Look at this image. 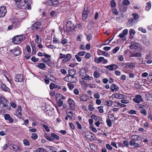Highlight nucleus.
Masks as SVG:
<instances>
[{
  "mask_svg": "<svg viewBox=\"0 0 152 152\" xmlns=\"http://www.w3.org/2000/svg\"><path fill=\"white\" fill-rule=\"evenodd\" d=\"M9 104L8 101L4 96H0V106L1 108H5L6 110H10L11 107L10 105H8Z\"/></svg>",
  "mask_w": 152,
  "mask_h": 152,
  "instance_id": "obj_1",
  "label": "nucleus"
},
{
  "mask_svg": "<svg viewBox=\"0 0 152 152\" xmlns=\"http://www.w3.org/2000/svg\"><path fill=\"white\" fill-rule=\"evenodd\" d=\"M25 37L21 35L15 36L12 39L13 43L16 44L20 43L23 40L25 39Z\"/></svg>",
  "mask_w": 152,
  "mask_h": 152,
  "instance_id": "obj_2",
  "label": "nucleus"
},
{
  "mask_svg": "<svg viewBox=\"0 0 152 152\" xmlns=\"http://www.w3.org/2000/svg\"><path fill=\"white\" fill-rule=\"evenodd\" d=\"M16 2V5L19 8H22L24 7L27 1L24 0H14Z\"/></svg>",
  "mask_w": 152,
  "mask_h": 152,
  "instance_id": "obj_3",
  "label": "nucleus"
},
{
  "mask_svg": "<svg viewBox=\"0 0 152 152\" xmlns=\"http://www.w3.org/2000/svg\"><path fill=\"white\" fill-rule=\"evenodd\" d=\"M66 26V30L68 31H73L74 30L75 26L71 21H68Z\"/></svg>",
  "mask_w": 152,
  "mask_h": 152,
  "instance_id": "obj_4",
  "label": "nucleus"
},
{
  "mask_svg": "<svg viewBox=\"0 0 152 152\" xmlns=\"http://www.w3.org/2000/svg\"><path fill=\"white\" fill-rule=\"evenodd\" d=\"M7 13V10L5 7L3 6L0 7V18L4 17Z\"/></svg>",
  "mask_w": 152,
  "mask_h": 152,
  "instance_id": "obj_5",
  "label": "nucleus"
},
{
  "mask_svg": "<svg viewBox=\"0 0 152 152\" xmlns=\"http://www.w3.org/2000/svg\"><path fill=\"white\" fill-rule=\"evenodd\" d=\"M41 23L40 22H37L33 24L31 26V29L32 30H35L40 28Z\"/></svg>",
  "mask_w": 152,
  "mask_h": 152,
  "instance_id": "obj_6",
  "label": "nucleus"
},
{
  "mask_svg": "<svg viewBox=\"0 0 152 152\" xmlns=\"http://www.w3.org/2000/svg\"><path fill=\"white\" fill-rule=\"evenodd\" d=\"M88 9L87 7H85L83 10L82 13V18L84 20H85L87 17L88 14Z\"/></svg>",
  "mask_w": 152,
  "mask_h": 152,
  "instance_id": "obj_7",
  "label": "nucleus"
},
{
  "mask_svg": "<svg viewBox=\"0 0 152 152\" xmlns=\"http://www.w3.org/2000/svg\"><path fill=\"white\" fill-rule=\"evenodd\" d=\"M20 146L19 144H12L10 145V148L11 150L16 151L21 149Z\"/></svg>",
  "mask_w": 152,
  "mask_h": 152,
  "instance_id": "obj_8",
  "label": "nucleus"
},
{
  "mask_svg": "<svg viewBox=\"0 0 152 152\" xmlns=\"http://www.w3.org/2000/svg\"><path fill=\"white\" fill-rule=\"evenodd\" d=\"M133 100L137 103H139L140 102L142 101V99L140 95L137 94L135 95V98L133 99Z\"/></svg>",
  "mask_w": 152,
  "mask_h": 152,
  "instance_id": "obj_9",
  "label": "nucleus"
},
{
  "mask_svg": "<svg viewBox=\"0 0 152 152\" xmlns=\"http://www.w3.org/2000/svg\"><path fill=\"white\" fill-rule=\"evenodd\" d=\"M68 102L69 104L70 109L72 110L75 109V102L73 100L71 99H69L68 100Z\"/></svg>",
  "mask_w": 152,
  "mask_h": 152,
  "instance_id": "obj_10",
  "label": "nucleus"
},
{
  "mask_svg": "<svg viewBox=\"0 0 152 152\" xmlns=\"http://www.w3.org/2000/svg\"><path fill=\"white\" fill-rule=\"evenodd\" d=\"M113 97H114L116 98L119 99H123V98H125V97H126V95L122 94H113L112 95Z\"/></svg>",
  "mask_w": 152,
  "mask_h": 152,
  "instance_id": "obj_11",
  "label": "nucleus"
},
{
  "mask_svg": "<svg viewBox=\"0 0 152 152\" xmlns=\"http://www.w3.org/2000/svg\"><path fill=\"white\" fill-rule=\"evenodd\" d=\"M15 81L19 82H23V78L22 75L21 74L17 75L15 77Z\"/></svg>",
  "mask_w": 152,
  "mask_h": 152,
  "instance_id": "obj_12",
  "label": "nucleus"
},
{
  "mask_svg": "<svg viewBox=\"0 0 152 152\" xmlns=\"http://www.w3.org/2000/svg\"><path fill=\"white\" fill-rule=\"evenodd\" d=\"M47 3L48 5L52 6L57 5L58 2V0H48Z\"/></svg>",
  "mask_w": 152,
  "mask_h": 152,
  "instance_id": "obj_13",
  "label": "nucleus"
},
{
  "mask_svg": "<svg viewBox=\"0 0 152 152\" xmlns=\"http://www.w3.org/2000/svg\"><path fill=\"white\" fill-rule=\"evenodd\" d=\"M20 49L18 47H17L14 49V51L13 52L15 56H18L21 53V52L20 51Z\"/></svg>",
  "mask_w": 152,
  "mask_h": 152,
  "instance_id": "obj_14",
  "label": "nucleus"
},
{
  "mask_svg": "<svg viewBox=\"0 0 152 152\" xmlns=\"http://www.w3.org/2000/svg\"><path fill=\"white\" fill-rule=\"evenodd\" d=\"M5 120H8L10 123H12L13 122V119L11 117L10 115L9 114H5L4 116Z\"/></svg>",
  "mask_w": 152,
  "mask_h": 152,
  "instance_id": "obj_15",
  "label": "nucleus"
},
{
  "mask_svg": "<svg viewBox=\"0 0 152 152\" xmlns=\"http://www.w3.org/2000/svg\"><path fill=\"white\" fill-rule=\"evenodd\" d=\"M71 56L69 54H68L65 55V58L62 60V62L63 63H65L66 62L69 61L71 58Z\"/></svg>",
  "mask_w": 152,
  "mask_h": 152,
  "instance_id": "obj_16",
  "label": "nucleus"
},
{
  "mask_svg": "<svg viewBox=\"0 0 152 152\" xmlns=\"http://www.w3.org/2000/svg\"><path fill=\"white\" fill-rule=\"evenodd\" d=\"M137 22L136 20H135L134 19L132 18V19L129 20L127 23V25L129 27H130L132 26L133 25Z\"/></svg>",
  "mask_w": 152,
  "mask_h": 152,
  "instance_id": "obj_17",
  "label": "nucleus"
},
{
  "mask_svg": "<svg viewBox=\"0 0 152 152\" xmlns=\"http://www.w3.org/2000/svg\"><path fill=\"white\" fill-rule=\"evenodd\" d=\"M129 144L133 146L134 148H138L139 147V144L136 142L135 141L131 140L129 142Z\"/></svg>",
  "mask_w": 152,
  "mask_h": 152,
  "instance_id": "obj_18",
  "label": "nucleus"
},
{
  "mask_svg": "<svg viewBox=\"0 0 152 152\" xmlns=\"http://www.w3.org/2000/svg\"><path fill=\"white\" fill-rule=\"evenodd\" d=\"M97 54L99 55H104L106 56L109 57L110 56V55L107 53L102 51L100 50H99L97 51Z\"/></svg>",
  "mask_w": 152,
  "mask_h": 152,
  "instance_id": "obj_19",
  "label": "nucleus"
},
{
  "mask_svg": "<svg viewBox=\"0 0 152 152\" xmlns=\"http://www.w3.org/2000/svg\"><path fill=\"white\" fill-rule=\"evenodd\" d=\"M60 138L59 137L54 133H52L51 134V140L50 141H53L55 140H58Z\"/></svg>",
  "mask_w": 152,
  "mask_h": 152,
  "instance_id": "obj_20",
  "label": "nucleus"
},
{
  "mask_svg": "<svg viewBox=\"0 0 152 152\" xmlns=\"http://www.w3.org/2000/svg\"><path fill=\"white\" fill-rule=\"evenodd\" d=\"M12 24L13 27L15 28H16L20 26V23L18 20H16L12 22Z\"/></svg>",
  "mask_w": 152,
  "mask_h": 152,
  "instance_id": "obj_21",
  "label": "nucleus"
},
{
  "mask_svg": "<svg viewBox=\"0 0 152 152\" xmlns=\"http://www.w3.org/2000/svg\"><path fill=\"white\" fill-rule=\"evenodd\" d=\"M85 136L89 140H94V137L93 135V134L92 133H86Z\"/></svg>",
  "mask_w": 152,
  "mask_h": 152,
  "instance_id": "obj_22",
  "label": "nucleus"
},
{
  "mask_svg": "<svg viewBox=\"0 0 152 152\" xmlns=\"http://www.w3.org/2000/svg\"><path fill=\"white\" fill-rule=\"evenodd\" d=\"M142 40L143 44L146 46H148L150 45L149 41L145 37H142Z\"/></svg>",
  "mask_w": 152,
  "mask_h": 152,
  "instance_id": "obj_23",
  "label": "nucleus"
},
{
  "mask_svg": "<svg viewBox=\"0 0 152 152\" xmlns=\"http://www.w3.org/2000/svg\"><path fill=\"white\" fill-rule=\"evenodd\" d=\"M104 60V58L103 57H100L98 58H95L94 60V61L97 63L99 64L102 62Z\"/></svg>",
  "mask_w": 152,
  "mask_h": 152,
  "instance_id": "obj_24",
  "label": "nucleus"
},
{
  "mask_svg": "<svg viewBox=\"0 0 152 152\" xmlns=\"http://www.w3.org/2000/svg\"><path fill=\"white\" fill-rule=\"evenodd\" d=\"M114 67H115V69H116L117 67V66L115 64H113L106 66L105 68L110 70H112Z\"/></svg>",
  "mask_w": 152,
  "mask_h": 152,
  "instance_id": "obj_25",
  "label": "nucleus"
},
{
  "mask_svg": "<svg viewBox=\"0 0 152 152\" xmlns=\"http://www.w3.org/2000/svg\"><path fill=\"white\" fill-rule=\"evenodd\" d=\"M131 140L136 141L139 140L140 139V136L137 135H133L131 136Z\"/></svg>",
  "mask_w": 152,
  "mask_h": 152,
  "instance_id": "obj_26",
  "label": "nucleus"
},
{
  "mask_svg": "<svg viewBox=\"0 0 152 152\" xmlns=\"http://www.w3.org/2000/svg\"><path fill=\"white\" fill-rule=\"evenodd\" d=\"M110 87L111 88L110 89L112 92H113L114 90L117 91L118 90V88L115 84H112Z\"/></svg>",
  "mask_w": 152,
  "mask_h": 152,
  "instance_id": "obj_27",
  "label": "nucleus"
},
{
  "mask_svg": "<svg viewBox=\"0 0 152 152\" xmlns=\"http://www.w3.org/2000/svg\"><path fill=\"white\" fill-rule=\"evenodd\" d=\"M36 66L37 67L42 69H44L46 67V66L45 64L42 63L39 64H38Z\"/></svg>",
  "mask_w": 152,
  "mask_h": 152,
  "instance_id": "obj_28",
  "label": "nucleus"
},
{
  "mask_svg": "<svg viewBox=\"0 0 152 152\" xmlns=\"http://www.w3.org/2000/svg\"><path fill=\"white\" fill-rule=\"evenodd\" d=\"M141 54L140 53H132L130 55V57H140Z\"/></svg>",
  "mask_w": 152,
  "mask_h": 152,
  "instance_id": "obj_29",
  "label": "nucleus"
},
{
  "mask_svg": "<svg viewBox=\"0 0 152 152\" xmlns=\"http://www.w3.org/2000/svg\"><path fill=\"white\" fill-rule=\"evenodd\" d=\"M1 87L4 91H8L10 90V89L4 84H2L1 85Z\"/></svg>",
  "mask_w": 152,
  "mask_h": 152,
  "instance_id": "obj_30",
  "label": "nucleus"
},
{
  "mask_svg": "<svg viewBox=\"0 0 152 152\" xmlns=\"http://www.w3.org/2000/svg\"><path fill=\"white\" fill-rule=\"evenodd\" d=\"M93 78L91 77H89L88 75H86L83 78H82V79L85 80H91L93 79Z\"/></svg>",
  "mask_w": 152,
  "mask_h": 152,
  "instance_id": "obj_31",
  "label": "nucleus"
},
{
  "mask_svg": "<svg viewBox=\"0 0 152 152\" xmlns=\"http://www.w3.org/2000/svg\"><path fill=\"white\" fill-rule=\"evenodd\" d=\"M125 65V67H127L128 66L129 68L131 69H132L135 67V65L133 63L130 64L126 63L124 64Z\"/></svg>",
  "mask_w": 152,
  "mask_h": 152,
  "instance_id": "obj_32",
  "label": "nucleus"
},
{
  "mask_svg": "<svg viewBox=\"0 0 152 152\" xmlns=\"http://www.w3.org/2000/svg\"><path fill=\"white\" fill-rule=\"evenodd\" d=\"M129 33L130 34V39L133 38V35L135 34V31L134 29H131L129 30Z\"/></svg>",
  "mask_w": 152,
  "mask_h": 152,
  "instance_id": "obj_33",
  "label": "nucleus"
},
{
  "mask_svg": "<svg viewBox=\"0 0 152 152\" xmlns=\"http://www.w3.org/2000/svg\"><path fill=\"white\" fill-rule=\"evenodd\" d=\"M68 73L69 76H73L75 74V72L74 69L69 70Z\"/></svg>",
  "mask_w": 152,
  "mask_h": 152,
  "instance_id": "obj_34",
  "label": "nucleus"
},
{
  "mask_svg": "<svg viewBox=\"0 0 152 152\" xmlns=\"http://www.w3.org/2000/svg\"><path fill=\"white\" fill-rule=\"evenodd\" d=\"M127 9V6L124 5H122L120 7V9L121 11L123 12H125L126 11Z\"/></svg>",
  "mask_w": 152,
  "mask_h": 152,
  "instance_id": "obj_35",
  "label": "nucleus"
},
{
  "mask_svg": "<svg viewBox=\"0 0 152 152\" xmlns=\"http://www.w3.org/2000/svg\"><path fill=\"white\" fill-rule=\"evenodd\" d=\"M151 7V4L150 2H148L146 4L145 10L147 11H149Z\"/></svg>",
  "mask_w": 152,
  "mask_h": 152,
  "instance_id": "obj_36",
  "label": "nucleus"
},
{
  "mask_svg": "<svg viewBox=\"0 0 152 152\" xmlns=\"http://www.w3.org/2000/svg\"><path fill=\"white\" fill-rule=\"evenodd\" d=\"M145 97L148 100L152 101V95L150 94H147L145 95Z\"/></svg>",
  "mask_w": 152,
  "mask_h": 152,
  "instance_id": "obj_37",
  "label": "nucleus"
},
{
  "mask_svg": "<svg viewBox=\"0 0 152 152\" xmlns=\"http://www.w3.org/2000/svg\"><path fill=\"white\" fill-rule=\"evenodd\" d=\"M132 44L135 50H137L138 49V48L139 46V44L136 42H132Z\"/></svg>",
  "mask_w": 152,
  "mask_h": 152,
  "instance_id": "obj_38",
  "label": "nucleus"
},
{
  "mask_svg": "<svg viewBox=\"0 0 152 152\" xmlns=\"http://www.w3.org/2000/svg\"><path fill=\"white\" fill-rule=\"evenodd\" d=\"M57 86L54 83H51L50 85V88L51 90H52L54 88H57Z\"/></svg>",
  "mask_w": 152,
  "mask_h": 152,
  "instance_id": "obj_39",
  "label": "nucleus"
},
{
  "mask_svg": "<svg viewBox=\"0 0 152 152\" xmlns=\"http://www.w3.org/2000/svg\"><path fill=\"white\" fill-rule=\"evenodd\" d=\"M132 15L133 16V19H134L135 20H136V21L137 22L138 18H139V15L136 13H133Z\"/></svg>",
  "mask_w": 152,
  "mask_h": 152,
  "instance_id": "obj_40",
  "label": "nucleus"
},
{
  "mask_svg": "<svg viewBox=\"0 0 152 152\" xmlns=\"http://www.w3.org/2000/svg\"><path fill=\"white\" fill-rule=\"evenodd\" d=\"M100 73L97 71L94 72V76L95 78H97L100 76Z\"/></svg>",
  "mask_w": 152,
  "mask_h": 152,
  "instance_id": "obj_41",
  "label": "nucleus"
},
{
  "mask_svg": "<svg viewBox=\"0 0 152 152\" xmlns=\"http://www.w3.org/2000/svg\"><path fill=\"white\" fill-rule=\"evenodd\" d=\"M31 137L33 140H36L38 138V135L36 133H33L32 134Z\"/></svg>",
  "mask_w": 152,
  "mask_h": 152,
  "instance_id": "obj_42",
  "label": "nucleus"
},
{
  "mask_svg": "<svg viewBox=\"0 0 152 152\" xmlns=\"http://www.w3.org/2000/svg\"><path fill=\"white\" fill-rule=\"evenodd\" d=\"M81 101H86L87 100V98L86 96L84 95H82L80 96Z\"/></svg>",
  "mask_w": 152,
  "mask_h": 152,
  "instance_id": "obj_43",
  "label": "nucleus"
},
{
  "mask_svg": "<svg viewBox=\"0 0 152 152\" xmlns=\"http://www.w3.org/2000/svg\"><path fill=\"white\" fill-rule=\"evenodd\" d=\"M123 3L124 5L127 6L130 4V2L128 0H124Z\"/></svg>",
  "mask_w": 152,
  "mask_h": 152,
  "instance_id": "obj_44",
  "label": "nucleus"
},
{
  "mask_svg": "<svg viewBox=\"0 0 152 152\" xmlns=\"http://www.w3.org/2000/svg\"><path fill=\"white\" fill-rule=\"evenodd\" d=\"M23 142L25 145L29 146L30 145V143L28 140L26 139L24 140H23Z\"/></svg>",
  "mask_w": 152,
  "mask_h": 152,
  "instance_id": "obj_45",
  "label": "nucleus"
},
{
  "mask_svg": "<svg viewBox=\"0 0 152 152\" xmlns=\"http://www.w3.org/2000/svg\"><path fill=\"white\" fill-rule=\"evenodd\" d=\"M111 120L110 119H107L106 120V122L108 126L111 127L112 125Z\"/></svg>",
  "mask_w": 152,
  "mask_h": 152,
  "instance_id": "obj_46",
  "label": "nucleus"
},
{
  "mask_svg": "<svg viewBox=\"0 0 152 152\" xmlns=\"http://www.w3.org/2000/svg\"><path fill=\"white\" fill-rule=\"evenodd\" d=\"M42 126L45 129L46 132H48L50 131L49 127L47 125L45 124H43Z\"/></svg>",
  "mask_w": 152,
  "mask_h": 152,
  "instance_id": "obj_47",
  "label": "nucleus"
},
{
  "mask_svg": "<svg viewBox=\"0 0 152 152\" xmlns=\"http://www.w3.org/2000/svg\"><path fill=\"white\" fill-rule=\"evenodd\" d=\"M67 85L69 89L70 90H72L74 88V85L71 83H68Z\"/></svg>",
  "mask_w": 152,
  "mask_h": 152,
  "instance_id": "obj_48",
  "label": "nucleus"
},
{
  "mask_svg": "<svg viewBox=\"0 0 152 152\" xmlns=\"http://www.w3.org/2000/svg\"><path fill=\"white\" fill-rule=\"evenodd\" d=\"M110 4L112 7L114 8L115 7L116 3L114 0H112L110 2Z\"/></svg>",
  "mask_w": 152,
  "mask_h": 152,
  "instance_id": "obj_49",
  "label": "nucleus"
},
{
  "mask_svg": "<svg viewBox=\"0 0 152 152\" xmlns=\"http://www.w3.org/2000/svg\"><path fill=\"white\" fill-rule=\"evenodd\" d=\"M140 113L144 115L145 116H146L147 115V112L145 109H142L140 111Z\"/></svg>",
  "mask_w": 152,
  "mask_h": 152,
  "instance_id": "obj_50",
  "label": "nucleus"
},
{
  "mask_svg": "<svg viewBox=\"0 0 152 152\" xmlns=\"http://www.w3.org/2000/svg\"><path fill=\"white\" fill-rule=\"evenodd\" d=\"M120 48L119 46H117L113 50V53H115L119 50Z\"/></svg>",
  "mask_w": 152,
  "mask_h": 152,
  "instance_id": "obj_51",
  "label": "nucleus"
},
{
  "mask_svg": "<svg viewBox=\"0 0 152 152\" xmlns=\"http://www.w3.org/2000/svg\"><path fill=\"white\" fill-rule=\"evenodd\" d=\"M53 43L60 44V42L59 41V40L56 38H53Z\"/></svg>",
  "mask_w": 152,
  "mask_h": 152,
  "instance_id": "obj_52",
  "label": "nucleus"
},
{
  "mask_svg": "<svg viewBox=\"0 0 152 152\" xmlns=\"http://www.w3.org/2000/svg\"><path fill=\"white\" fill-rule=\"evenodd\" d=\"M88 110L91 111H92L94 110L95 108L93 107V106L92 105L89 104L88 106Z\"/></svg>",
  "mask_w": 152,
  "mask_h": 152,
  "instance_id": "obj_53",
  "label": "nucleus"
},
{
  "mask_svg": "<svg viewBox=\"0 0 152 152\" xmlns=\"http://www.w3.org/2000/svg\"><path fill=\"white\" fill-rule=\"evenodd\" d=\"M128 113L132 115L136 114L137 113V112L135 110L132 109L130 111H128Z\"/></svg>",
  "mask_w": 152,
  "mask_h": 152,
  "instance_id": "obj_54",
  "label": "nucleus"
},
{
  "mask_svg": "<svg viewBox=\"0 0 152 152\" xmlns=\"http://www.w3.org/2000/svg\"><path fill=\"white\" fill-rule=\"evenodd\" d=\"M103 106H100L98 107V108L99 109V112L100 113H102L103 112Z\"/></svg>",
  "mask_w": 152,
  "mask_h": 152,
  "instance_id": "obj_55",
  "label": "nucleus"
},
{
  "mask_svg": "<svg viewBox=\"0 0 152 152\" xmlns=\"http://www.w3.org/2000/svg\"><path fill=\"white\" fill-rule=\"evenodd\" d=\"M85 53L86 52L84 51H80L78 53L77 55L80 56H83L85 54Z\"/></svg>",
  "mask_w": 152,
  "mask_h": 152,
  "instance_id": "obj_56",
  "label": "nucleus"
},
{
  "mask_svg": "<svg viewBox=\"0 0 152 152\" xmlns=\"http://www.w3.org/2000/svg\"><path fill=\"white\" fill-rule=\"evenodd\" d=\"M44 137L49 141H50L51 140V136H50L47 135V134L45 133L44 134Z\"/></svg>",
  "mask_w": 152,
  "mask_h": 152,
  "instance_id": "obj_57",
  "label": "nucleus"
},
{
  "mask_svg": "<svg viewBox=\"0 0 152 152\" xmlns=\"http://www.w3.org/2000/svg\"><path fill=\"white\" fill-rule=\"evenodd\" d=\"M36 39H35V42L37 44H38L39 43V36L37 34L36 35Z\"/></svg>",
  "mask_w": 152,
  "mask_h": 152,
  "instance_id": "obj_58",
  "label": "nucleus"
},
{
  "mask_svg": "<svg viewBox=\"0 0 152 152\" xmlns=\"http://www.w3.org/2000/svg\"><path fill=\"white\" fill-rule=\"evenodd\" d=\"M91 54L89 53H87L85 55V57L87 59H89L91 57Z\"/></svg>",
  "mask_w": 152,
  "mask_h": 152,
  "instance_id": "obj_59",
  "label": "nucleus"
},
{
  "mask_svg": "<svg viewBox=\"0 0 152 152\" xmlns=\"http://www.w3.org/2000/svg\"><path fill=\"white\" fill-rule=\"evenodd\" d=\"M110 115L111 116L110 117L109 116H108V118H110V119H112L111 120L113 122H114L115 120V118L114 117L113 115Z\"/></svg>",
  "mask_w": 152,
  "mask_h": 152,
  "instance_id": "obj_60",
  "label": "nucleus"
},
{
  "mask_svg": "<svg viewBox=\"0 0 152 152\" xmlns=\"http://www.w3.org/2000/svg\"><path fill=\"white\" fill-rule=\"evenodd\" d=\"M44 149L42 148H39L36 150V152H44Z\"/></svg>",
  "mask_w": 152,
  "mask_h": 152,
  "instance_id": "obj_61",
  "label": "nucleus"
},
{
  "mask_svg": "<svg viewBox=\"0 0 152 152\" xmlns=\"http://www.w3.org/2000/svg\"><path fill=\"white\" fill-rule=\"evenodd\" d=\"M63 104V101L60 100L58 102V105L59 107H61Z\"/></svg>",
  "mask_w": 152,
  "mask_h": 152,
  "instance_id": "obj_62",
  "label": "nucleus"
},
{
  "mask_svg": "<svg viewBox=\"0 0 152 152\" xmlns=\"http://www.w3.org/2000/svg\"><path fill=\"white\" fill-rule=\"evenodd\" d=\"M113 13L115 15H117L118 13L117 10L116 9H113Z\"/></svg>",
  "mask_w": 152,
  "mask_h": 152,
  "instance_id": "obj_63",
  "label": "nucleus"
},
{
  "mask_svg": "<svg viewBox=\"0 0 152 152\" xmlns=\"http://www.w3.org/2000/svg\"><path fill=\"white\" fill-rule=\"evenodd\" d=\"M92 38V35L91 34H89L87 36V39L89 41Z\"/></svg>",
  "mask_w": 152,
  "mask_h": 152,
  "instance_id": "obj_64",
  "label": "nucleus"
}]
</instances>
